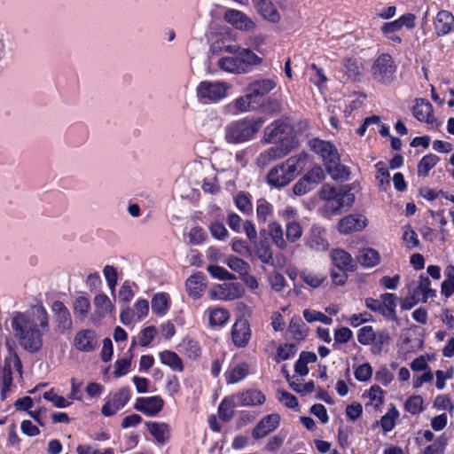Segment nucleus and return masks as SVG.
Segmentation results:
<instances>
[{
    "instance_id": "obj_1",
    "label": "nucleus",
    "mask_w": 454,
    "mask_h": 454,
    "mask_svg": "<svg viewBox=\"0 0 454 454\" xmlns=\"http://www.w3.org/2000/svg\"><path fill=\"white\" fill-rule=\"evenodd\" d=\"M11 325L24 350L35 354L42 349L43 337L50 331L49 314L42 303L32 306L25 312H15Z\"/></svg>"
},
{
    "instance_id": "obj_2",
    "label": "nucleus",
    "mask_w": 454,
    "mask_h": 454,
    "mask_svg": "<svg viewBox=\"0 0 454 454\" xmlns=\"http://www.w3.org/2000/svg\"><path fill=\"white\" fill-rule=\"evenodd\" d=\"M263 141L267 144H277L260 153L258 160L263 165L283 158L294 147L291 128L282 120H277L264 129Z\"/></svg>"
},
{
    "instance_id": "obj_3",
    "label": "nucleus",
    "mask_w": 454,
    "mask_h": 454,
    "mask_svg": "<svg viewBox=\"0 0 454 454\" xmlns=\"http://www.w3.org/2000/svg\"><path fill=\"white\" fill-rule=\"evenodd\" d=\"M308 159L309 155L301 153L273 167L267 175L268 184L275 188L286 186L305 168Z\"/></svg>"
},
{
    "instance_id": "obj_4",
    "label": "nucleus",
    "mask_w": 454,
    "mask_h": 454,
    "mask_svg": "<svg viewBox=\"0 0 454 454\" xmlns=\"http://www.w3.org/2000/svg\"><path fill=\"white\" fill-rule=\"evenodd\" d=\"M264 119L262 117H243L232 121L224 127V139L230 145L244 144L255 138L262 129Z\"/></svg>"
},
{
    "instance_id": "obj_5",
    "label": "nucleus",
    "mask_w": 454,
    "mask_h": 454,
    "mask_svg": "<svg viewBox=\"0 0 454 454\" xmlns=\"http://www.w3.org/2000/svg\"><path fill=\"white\" fill-rule=\"evenodd\" d=\"M309 145L322 158L326 171L332 178L341 179L349 175L348 168L340 164L338 150L333 144L314 138L309 142Z\"/></svg>"
},
{
    "instance_id": "obj_6",
    "label": "nucleus",
    "mask_w": 454,
    "mask_h": 454,
    "mask_svg": "<svg viewBox=\"0 0 454 454\" xmlns=\"http://www.w3.org/2000/svg\"><path fill=\"white\" fill-rule=\"evenodd\" d=\"M319 198L325 201V208L330 214H338L343 207H349L355 200L348 185L333 186L325 184L319 192Z\"/></svg>"
},
{
    "instance_id": "obj_7",
    "label": "nucleus",
    "mask_w": 454,
    "mask_h": 454,
    "mask_svg": "<svg viewBox=\"0 0 454 454\" xmlns=\"http://www.w3.org/2000/svg\"><path fill=\"white\" fill-rule=\"evenodd\" d=\"M231 86L219 81H202L196 89L197 97L203 104L217 103L223 99Z\"/></svg>"
},
{
    "instance_id": "obj_8",
    "label": "nucleus",
    "mask_w": 454,
    "mask_h": 454,
    "mask_svg": "<svg viewBox=\"0 0 454 454\" xmlns=\"http://www.w3.org/2000/svg\"><path fill=\"white\" fill-rule=\"evenodd\" d=\"M396 67L388 54L379 56L372 67V74L377 82L383 84L391 83L395 77Z\"/></svg>"
},
{
    "instance_id": "obj_9",
    "label": "nucleus",
    "mask_w": 454,
    "mask_h": 454,
    "mask_svg": "<svg viewBox=\"0 0 454 454\" xmlns=\"http://www.w3.org/2000/svg\"><path fill=\"white\" fill-rule=\"evenodd\" d=\"M223 51L230 54H238L243 74L253 71L254 67L262 62V58L256 55L248 48H242L238 44L226 45Z\"/></svg>"
},
{
    "instance_id": "obj_10",
    "label": "nucleus",
    "mask_w": 454,
    "mask_h": 454,
    "mask_svg": "<svg viewBox=\"0 0 454 454\" xmlns=\"http://www.w3.org/2000/svg\"><path fill=\"white\" fill-rule=\"evenodd\" d=\"M131 391L129 387L118 389L115 393L106 398L102 406L101 413L106 417L115 415L118 411L122 409L130 400Z\"/></svg>"
},
{
    "instance_id": "obj_11",
    "label": "nucleus",
    "mask_w": 454,
    "mask_h": 454,
    "mask_svg": "<svg viewBox=\"0 0 454 454\" xmlns=\"http://www.w3.org/2000/svg\"><path fill=\"white\" fill-rule=\"evenodd\" d=\"M244 292L245 290L239 283H223L211 289L210 296L215 300L232 301L241 297Z\"/></svg>"
},
{
    "instance_id": "obj_12",
    "label": "nucleus",
    "mask_w": 454,
    "mask_h": 454,
    "mask_svg": "<svg viewBox=\"0 0 454 454\" xmlns=\"http://www.w3.org/2000/svg\"><path fill=\"white\" fill-rule=\"evenodd\" d=\"M413 116L420 122H426L431 128H438L439 123L434 115L432 104L425 98H417L412 107Z\"/></svg>"
},
{
    "instance_id": "obj_13",
    "label": "nucleus",
    "mask_w": 454,
    "mask_h": 454,
    "mask_svg": "<svg viewBox=\"0 0 454 454\" xmlns=\"http://www.w3.org/2000/svg\"><path fill=\"white\" fill-rule=\"evenodd\" d=\"M73 345L78 351L84 353L92 352L98 345V335L91 329L80 330L74 335Z\"/></svg>"
},
{
    "instance_id": "obj_14",
    "label": "nucleus",
    "mask_w": 454,
    "mask_h": 454,
    "mask_svg": "<svg viewBox=\"0 0 454 454\" xmlns=\"http://www.w3.org/2000/svg\"><path fill=\"white\" fill-rule=\"evenodd\" d=\"M305 245L315 251H326L329 248V242L325 228L317 224L312 225L305 237Z\"/></svg>"
},
{
    "instance_id": "obj_15",
    "label": "nucleus",
    "mask_w": 454,
    "mask_h": 454,
    "mask_svg": "<svg viewBox=\"0 0 454 454\" xmlns=\"http://www.w3.org/2000/svg\"><path fill=\"white\" fill-rule=\"evenodd\" d=\"M164 406V400L160 395L138 397L136 400L134 408L146 416L157 415Z\"/></svg>"
},
{
    "instance_id": "obj_16",
    "label": "nucleus",
    "mask_w": 454,
    "mask_h": 454,
    "mask_svg": "<svg viewBox=\"0 0 454 454\" xmlns=\"http://www.w3.org/2000/svg\"><path fill=\"white\" fill-rule=\"evenodd\" d=\"M251 335L248 321L244 318L236 320L231 328V339L234 345L238 348H245L248 344Z\"/></svg>"
},
{
    "instance_id": "obj_17",
    "label": "nucleus",
    "mask_w": 454,
    "mask_h": 454,
    "mask_svg": "<svg viewBox=\"0 0 454 454\" xmlns=\"http://www.w3.org/2000/svg\"><path fill=\"white\" fill-rule=\"evenodd\" d=\"M434 32L438 36H444L454 31V15L446 10L437 12L434 20Z\"/></svg>"
},
{
    "instance_id": "obj_18",
    "label": "nucleus",
    "mask_w": 454,
    "mask_h": 454,
    "mask_svg": "<svg viewBox=\"0 0 454 454\" xmlns=\"http://www.w3.org/2000/svg\"><path fill=\"white\" fill-rule=\"evenodd\" d=\"M55 323L61 331L70 330L73 325L71 314L67 306L60 301H55L51 305Z\"/></svg>"
},
{
    "instance_id": "obj_19",
    "label": "nucleus",
    "mask_w": 454,
    "mask_h": 454,
    "mask_svg": "<svg viewBox=\"0 0 454 454\" xmlns=\"http://www.w3.org/2000/svg\"><path fill=\"white\" fill-rule=\"evenodd\" d=\"M280 423V416L271 413L262 419L254 427L252 435L254 439H261L275 430Z\"/></svg>"
},
{
    "instance_id": "obj_20",
    "label": "nucleus",
    "mask_w": 454,
    "mask_h": 454,
    "mask_svg": "<svg viewBox=\"0 0 454 454\" xmlns=\"http://www.w3.org/2000/svg\"><path fill=\"white\" fill-rule=\"evenodd\" d=\"M224 20L238 29L250 31L255 28V23L245 13L238 10H227L224 14Z\"/></svg>"
},
{
    "instance_id": "obj_21",
    "label": "nucleus",
    "mask_w": 454,
    "mask_h": 454,
    "mask_svg": "<svg viewBox=\"0 0 454 454\" xmlns=\"http://www.w3.org/2000/svg\"><path fill=\"white\" fill-rule=\"evenodd\" d=\"M366 226V218L362 215H349L342 218L338 229L340 233L362 231Z\"/></svg>"
},
{
    "instance_id": "obj_22",
    "label": "nucleus",
    "mask_w": 454,
    "mask_h": 454,
    "mask_svg": "<svg viewBox=\"0 0 454 454\" xmlns=\"http://www.w3.org/2000/svg\"><path fill=\"white\" fill-rule=\"evenodd\" d=\"M277 83L272 79H261L255 80L250 82L247 88V92L250 93V97H253L254 100H258L270 92L275 87Z\"/></svg>"
},
{
    "instance_id": "obj_23",
    "label": "nucleus",
    "mask_w": 454,
    "mask_h": 454,
    "mask_svg": "<svg viewBox=\"0 0 454 454\" xmlns=\"http://www.w3.org/2000/svg\"><path fill=\"white\" fill-rule=\"evenodd\" d=\"M185 286L191 297L199 298L207 286V278L203 273L197 272L188 278Z\"/></svg>"
},
{
    "instance_id": "obj_24",
    "label": "nucleus",
    "mask_w": 454,
    "mask_h": 454,
    "mask_svg": "<svg viewBox=\"0 0 454 454\" xmlns=\"http://www.w3.org/2000/svg\"><path fill=\"white\" fill-rule=\"evenodd\" d=\"M237 403L240 406H256L265 402L264 394L258 389H248L236 395Z\"/></svg>"
},
{
    "instance_id": "obj_25",
    "label": "nucleus",
    "mask_w": 454,
    "mask_h": 454,
    "mask_svg": "<svg viewBox=\"0 0 454 454\" xmlns=\"http://www.w3.org/2000/svg\"><path fill=\"white\" fill-rule=\"evenodd\" d=\"M249 373V366L247 363L231 364L224 372L227 384H235L245 379Z\"/></svg>"
},
{
    "instance_id": "obj_26",
    "label": "nucleus",
    "mask_w": 454,
    "mask_h": 454,
    "mask_svg": "<svg viewBox=\"0 0 454 454\" xmlns=\"http://www.w3.org/2000/svg\"><path fill=\"white\" fill-rule=\"evenodd\" d=\"M256 6L258 12L265 20L273 24L279 22L280 13L270 0H258Z\"/></svg>"
},
{
    "instance_id": "obj_27",
    "label": "nucleus",
    "mask_w": 454,
    "mask_h": 454,
    "mask_svg": "<svg viewBox=\"0 0 454 454\" xmlns=\"http://www.w3.org/2000/svg\"><path fill=\"white\" fill-rule=\"evenodd\" d=\"M331 259L337 269L353 270L354 262L352 256L343 249L335 248L331 252Z\"/></svg>"
},
{
    "instance_id": "obj_28",
    "label": "nucleus",
    "mask_w": 454,
    "mask_h": 454,
    "mask_svg": "<svg viewBox=\"0 0 454 454\" xmlns=\"http://www.w3.org/2000/svg\"><path fill=\"white\" fill-rule=\"evenodd\" d=\"M210 327L215 328L224 325L230 318L228 309L220 307H211L206 311Z\"/></svg>"
},
{
    "instance_id": "obj_29",
    "label": "nucleus",
    "mask_w": 454,
    "mask_h": 454,
    "mask_svg": "<svg viewBox=\"0 0 454 454\" xmlns=\"http://www.w3.org/2000/svg\"><path fill=\"white\" fill-rule=\"evenodd\" d=\"M93 303L96 313L101 317L112 314L115 309L110 298L104 293L98 294L94 297Z\"/></svg>"
},
{
    "instance_id": "obj_30",
    "label": "nucleus",
    "mask_w": 454,
    "mask_h": 454,
    "mask_svg": "<svg viewBox=\"0 0 454 454\" xmlns=\"http://www.w3.org/2000/svg\"><path fill=\"white\" fill-rule=\"evenodd\" d=\"M357 262L365 268H372L378 265L380 262L379 252L371 247H365L359 251Z\"/></svg>"
},
{
    "instance_id": "obj_31",
    "label": "nucleus",
    "mask_w": 454,
    "mask_h": 454,
    "mask_svg": "<svg viewBox=\"0 0 454 454\" xmlns=\"http://www.w3.org/2000/svg\"><path fill=\"white\" fill-rule=\"evenodd\" d=\"M218 67L221 70L235 74H243L238 54L222 57L218 60Z\"/></svg>"
},
{
    "instance_id": "obj_32",
    "label": "nucleus",
    "mask_w": 454,
    "mask_h": 454,
    "mask_svg": "<svg viewBox=\"0 0 454 454\" xmlns=\"http://www.w3.org/2000/svg\"><path fill=\"white\" fill-rule=\"evenodd\" d=\"M67 137L73 146H80L88 138V129L82 124L74 125L68 129Z\"/></svg>"
},
{
    "instance_id": "obj_33",
    "label": "nucleus",
    "mask_w": 454,
    "mask_h": 454,
    "mask_svg": "<svg viewBox=\"0 0 454 454\" xmlns=\"http://www.w3.org/2000/svg\"><path fill=\"white\" fill-rule=\"evenodd\" d=\"M391 335L387 329H378L375 332L373 342L371 345V350L374 355L382 353L384 347L389 345Z\"/></svg>"
},
{
    "instance_id": "obj_34",
    "label": "nucleus",
    "mask_w": 454,
    "mask_h": 454,
    "mask_svg": "<svg viewBox=\"0 0 454 454\" xmlns=\"http://www.w3.org/2000/svg\"><path fill=\"white\" fill-rule=\"evenodd\" d=\"M160 362L170 367L175 372H183L184 364L178 355L170 350H164L159 353Z\"/></svg>"
},
{
    "instance_id": "obj_35",
    "label": "nucleus",
    "mask_w": 454,
    "mask_h": 454,
    "mask_svg": "<svg viewBox=\"0 0 454 454\" xmlns=\"http://www.w3.org/2000/svg\"><path fill=\"white\" fill-rule=\"evenodd\" d=\"M362 68V65L356 58H345L342 60V71L351 80H356L361 75Z\"/></svg>"
},
{
    "instance_id": "obj_36",
    "label": "nucleus",
    "mask_w": 454,
    "mask_h": 454,
    "mask_svg": "<svg viewBox=\"0 0 454 454\" xmlns=\"http://www.w3.org/2000/svg\"><path fill=\"white\" fill-rule=\"evenodd\" d=\"M147 428L150 434L159 443H165L168 439V426L165 423L148 422Z\"/></svg>"
},
{
    "instance_id": "obj_37",
    "label": "nucleus",
    "mask_w": 454,
    "mask_h": 454,
    "mask_svg": "<svg viewBox=\"0 0 454 454\" xmlns=\"http://www.w3.org/2000/svg\"><path fill=\"white\" fill-rule=\"evenodd\" d=\"M169 308L168 295L165 293L156 294L152 299V310L158 316H164Z\"/></svg>"
},
{
    "instance_id": "obj_38",
    "label": "nucleus",
    "mask_w": 454,
    "mask_h": 454,
    "mask_svg": "<svg viewBox=\"0 0 454 454\" xmlns=\"http://www.w3.org/2000/svg\"><path fill=\"white\" fill-rule=\"evenodd\" d=\"M258 104L259 101L254 100L253 97H250V93L247 92V95L239 97L234 100L233 106L236 109L235 114L250 112L254 110L255 105Z\"/></svg>"
},
{
    "instance_id": "obj_39",
    "label": "nucleus",
    "mask_w": 454,
    "mask_h": 454,
    "mask_svg": "<svg viewBox=\"0 0 454 454\" xmlns=\"http://www.w3.org/2000/svg\"><path fill=\"white\" fill-rule=\"evenodd\" d=\"M235 407L236 403L232 398H223L218 407L219 418L224 422L230 421L234 415Z\"/></svg>"
},
{
    "instance_id": "obj_40",
    "label": "nucleus",
    "mask_w": 454,
    "mask_h": 454,
    "mask_svg": "<svg viewBox=\"0 0 454 454\" xmlns=\"http://www.w3.org/2000/svg\"><path fill=\"white\" fill-rule=\"evenodd\" d=\"M383 310L386 311V317L396 319L395 308L397 297L395 294L386 293L380 295Z\"/></svg>"
},
{
    "instance_id": "obj_41",
    "label": "nucleus",
    "mask_w": 454,
    "mask_h": 454,
    "mask_svg": "<svg viewBox=\"0 0 454 454\" xmlns=\"http://www.w3.org/2000/svg\"><path fill=\"white\" fill-rule=\"evenodd\" d=\"M399 416V411L395 408V406L392 405L388 411L383 415L380 420V425L384 433H387L394 429Z\"/></svg>"
},
{
    "instance_id": "obj_42",
    "label": "nucleus",
    "mask_w": 454,
    "mask_h": 454,
    "mask_svg": "<svg viewBox=\"0 0 454 454\" xmlns=\"http://www.w3.org/2000/svg\"><path fill=\"white\" fill-rule=\"evenodd\" d=\"M439 160V157L435 154L428 153L425 155L418 164L419 176H427L429 171L435 167Z\"/></svg>"
},
{
    "instance_id": "obj_43",
    "label": "nucleus",
    "mask_w": 454,
    "mask_h": 454,
    "mask_svg": "<svg viewBox=\"0 0 454 454\" xmlns=\"http://www.w3.org/2000/svg\"><path fill=\"white\" fill-rule=\"evenodd\" d=\"M255 253L262 262L273 264V254L268 240H261L255 246Z\"/></svg>"
},
{
    "instance_id": "obj_44",
    "label": "nucleus",
    "mask_w": 454,
    "mask_h": 454,
    "mask_svg": "<svg viewBox=\"0 0 454 454\" xmlns=\"http://www.w3.org/2000/svg\"><path fill=\"white\" fill-rule=\"evenodd\" d=\"M301 279L312 288L319 287L325 280V276L308 270H303L300 273Z\"/></svg>"
},
{
    "instance_id": "obj_45",
    "label": "nucleus",
    "mask_w": 454,
    "mask_h": 454,
    "mask_svg": "<svg viewBox=\"0 0 454 454\" xmlns=\"http://www.w3.org/2000/svg\"><path fill=\"white\" fill-rule=\"evenodd\" d=\"M6 346L9 352L8 356L5 357L6 365L10 370L13 369L19 372H21L22 364L18 354L16 353L15 344L7 340Z\"/></svg>"
},
{
    "instance_id": "obj_46",
    "label": "nucleus",
    "mask_w": 454,
    "mask_h": 454,
    "mask_svg": "<svg viewBox=\"0 0 454 454\" xmlns=\"http://www.w3.org/2000/svg\"><path fill=\"white\" fill-rule=\"evenodd\" d=\"M226 264L231 270L239 273L241 277L249 273L250 270V265L247 262L234 255L227 258Z\"/></svg>"
},
{
    "instance_id": "obj_47",
    "label": "nucleus",
    "mask_w": 454,
    "mask_h": 454,
    "mask_svg": "<svg viewBox=\"0 0 454 454\" xmlns=\"http://www.w3.org/2000/svg\"><path fill=\"white\" fill-rule=\"evenodd\" d=\"M302 178L307 179L308 184L315 189L325 178V175L322 167L314 166Z\"/></svg>"
},
{
    "instance_id": "obj_48",
    "label": "nucleus",
    "mask_w": 454,
    "mask_h": 454,
    "mask_svg": "<svg viewBox=\"0 0 454 454\" xmlns=\"http://www.w3.org/2000/svg\"><path fill=\"white\" fill-rule=\"evenodd\" d=\"M269 233L278 248H285L286 247V240L284 239V233L281 225L277 222H271L269 224Z\"/></svg>"
},
{
    "instance_id": "obj_49",
    "label": "nucleus",
    "mask_w": 454,
    "mask_h": 454,
    "mask_svg": "<svg viewBox=\"0 0 454 454\" xmlns=\"http://www.w3.org/2000/svg\"><path fill=\"white\" fill-rule=\"evenodd\" d=\"M134 287H137L135 282L125 280L119 289V300L121 302L128 304L135 296Z\"/></svg>"
},
{
    "instance_id": "obj_50",
    "label": "nucleus",
    "mask_w": 454,
    "mask_h": 454,
    "mask_svg": "<svg viewBox=\"0 0 454 454\" xmlns=\"http://www.w3.org/2000/svg\"><path fill=\"white\" fill-rule=\"evenodd\" d=\"M447 444V437L445 434H442L431 444L427 446L422 454H444Z\"/></svg>"
},
{
    "instance_id": "obj_51",
    "label": "nucleus",
    "mask_w": 454,
    "mask_h": 454,
    "mask_svg": "<svg viewBox=\"0 0 454 454\" xmlns=\"http://www.w3.org/2000/svg\"><path fill=\"white\" fill-rule=\"evenodd\" d=\"M422 294L421 301L426 302L428 298L435 296V290L431 288V281L427 277L420 276L419 286L415 288Z\"/></svg>"
},
{
    "instance_id": "obj_52",
    "label": "nucleus",
    "mask_w": 454,
    "mask_h": 454,
    "mask_svg": "<svg viewBox=\"0 0 454 454\" xmlns=\"http://www.w3.org/2000/svg\"><path fill=\"white\" fill-rule=\"evenodd\" d=\"M90 309V300L85 296H78L74 304V310L75 315L83 319L87 317Z\"/></svg>"
},
{
    "instance_id": "obj_53",
    "label": "nucleus",
    "mask_w": 454,
    "mask_h": 454,
    "mask_svg": "<svg viewBox=\"0 0 454 454\" xmlns=\"http://www.w3.org/2000/svg\"><path fill=\"white\" fill-rule=\"evenodd\" d=\"M424 400L420 395H411L404 403V410L411 415L419 414L423 411Z\"/></svg>"
},
{
    "instance_id": "obj_54",
    "label": "nucleus",
    "mask_w": 454,
    "mask_h": 454,
    "mask_svg": "<svg viewBox=\"0 0 454 454\" xmlns=\"http://www.w3.org/2000/svg\"><path fill=\"white\" fill-rule=\"evenodd\" d=\"M182 348L185 356L192 360H196L201 355L200 347L196 340H184L182 343Z\"/></svg>"
},
{
    "instance_id": "obj_55",
    "label": "nucleus",
    "mask_w": 454,
    "mask_h": 454,
    "mask_svg": "<svg viewBox=\"0 0 454 454\" xmlns=\"http://www.w3.org/2000/svg\"><path fill=\"white\" fill-rule=\"evenodd\" d=\"M272 205L265 200H260L256 207V217L259 223H266L272 214Z\"/></svg>"
},
{
    "instance_id": "obj_56",
    "label": "nucleus",
    "mask_w": 454,
    "mask_h": 454,
    "mask_svg": "<svg viewBox=\"0 0 454 454\" xmlns=\"http://www.w3.org/2000/svg\"><path fill=\"white\" fill-rule=\"evenodd\" d=\"M103 274L111 294H114L118 283V273L116 268L112 265H106L103 269Z\"/></svg>"
},
{
    "instance_id": "obj_57",
    "label": "nucleus",
    "mask_w": 454,
    "mask_h": 454,
    "mask_svg": "<svg viewBox=\"0 0 454 454\" xmlns=\"http://www.w3.org/2000/svg\"><path fill=\"white\" fill-rule=\"evenodd\" d=\"M303 317H304L305 320L309 323L318 321L326 325H330L333 324V319L330 317L325 315L322 312L316 311V310L304 309Z\"/></svg>"
},
{
    "instance_id": "obj_58",
    "label": "nucleus",
    "mask_w": 454,
    "mask_h": 454,
    "mask_svg": "<svg viewBox=\"0 0 454 454\" xmlns=\"http://www.w3.org/2000/svg\"><path fill=\"white\" fill-rule=\"evenodd\" d=\"M375 332L373 327L371 325H365L357 331V340L362 345H372L373 338L375 337Z\"/></svg>"
},
{
    "instance_id": "obj_59",
    "label": "nucleus",
    "mask_w": 454,
    "mask_h": 454,
    "mask_svg": "<svg viewBox=\"0 0 454 454\" xmlns=\"http://www.w3.org/2000/svg\"><path fill=\"white\" fill-rule=\"evenodd\" d=\"M236 207L244 214L249 215L253 211V205L248 195L239 192L234 198Z\"/></svg>"
},
{
    "instance_id": "obj_60",
    "label": "nucleus",
    "mask_w": 454,
    "mask_h": 454,
    "mask_svg": "<svg viewBox=\"0 0 454 454\" xmlns=\"http://www.w3.org/2000/svg\"><path fill=\"white\" fill-rule=\"evenodd\" d=\"M207 271L213 278H218L220 280L236 279L235 275L230 273L227 270L218 265H209L207 267Z\"/></svg>"
},
{
    "instance_id": "obj_61",
    "label": "nucleus",
    "mask_w": 454,
    "mask_h": 454,
    "mask_svg": "<svg viewBox=\"0 0 454 454\" xmlns=\"http://www.w3.org/2000/svg\"><path fill=\"white\" fill-rule=\"evenodd\" d=\"M43 398L51 402L57 408H67L71 405V402L65 397L57 395L53 389L47 391L43 394Z\"/></svg>"
},
{
    "instance_id": "obj_62",
    "label": "nucleus",
    "mask_w": 454,
    "mask_h": 454,
    "mask_svg": "<svg viewBox=\"0 0 454 454\" xmlns=\"http://www.w3.org/2000/svg\"><path fill=\"white\" fill-rule=\"evenodd\" d=\"M302 229L296 221H290L286 223V238L290 242H294L301 238Z\"/></svg>"
},
{
    "instance_id": "obj_63",
    "label": "nucleus",
    "mask_w": 454,
    "mask_h": 454,
    "mask_svg": "<svg viewBox=\"0 0 454 454\" xmlns=\"http://www.w3.org/2000/svg\"><path fill=\"white\" fill-rule=\"evenodd\" d=\"M132 310L135 313L136 320L141 321L148 315V311H149L148 301L145 299H138L135 302Z\"/></svg>"
},
{
    "instance_id": "obj_64",
    "label": "nucleus",
    "mask_w": 454,
    "mask_h": 454,
    "mask_svg": "<svg viewBox=\"0 0 454 454\" xmlns=\"http://www.w3.org/2000/svg\"><path fill=\"white\" fill-rule=\"evenodd\" d=\"M403 239L408 248L419 247V240L417 233L411 226H406L403 233Z\"/></svg>"
}]
</instances>
